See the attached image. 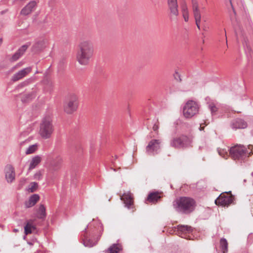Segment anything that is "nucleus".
I'll list each match as a JSON object with an SVG mask.
<instances>
[{
  "instance_id": "32",
  "label": "nucleus",
  "mask_w": 253,
  "mask_h": 253,
  "mask_svg": "<svg viewBox=\"0 0 253 253\" xmlns=\"http://www.w3.org/2000/svg\"><path fill=\"white\" fill-rule=\"evenodd\" d=\"M84 245L85 247H92L95 245V243L93 242L90 239H86L84 241Z\"/></svg>"
},
{
  "instance_id": "42",
  "label": "nucleus",
  "mask_w": 253,
  "mask_h": 253,
  "mask_svg": "<svg viewBox=\"0 0 253 253\" xmlns=\"http://www.w3.org/2000/svg\"><path fill=\"white\" fill-rule=\"evenodd\" d=\"M177 74V75L178 76V77L179 78V75L178 73H176Z\"/></svg>"
},
{
  "instance_id": "33",
  "label": "nucleus",
  "mask_w": 253,
  "mask_h": 253,
  "mask_svg": "<svg viewBox=\"0 0 253 253\" xmlns=\"http://www.w3.org/2000/svg\"><path fill=\"white\" fill-rule=\"evenodd\" d=\"M21 56V54L17 51L11 58V61H15L17 60Z\"/></svg>"
},
{
  "instance_id": "26",
  "label": "nucleus",
  "mask_w": 253,
  "mask_h": 253,
  "mask_svg": "<svg viewBox=\"0 0 253 253\" xmlns=\"http://www.w3.org/2000/svg\"><path fill=\"white\" fill-rule=\"evenodd\" d=\"M37 217L39 218H44L46 216L45 208L43 205H41L37 211Z\"/></svg>"
},
{
  "instance_id": "24",
  "label": "nucleus",
  "mask_w": 253,
  "mask_h": 253,
  "mask_svg": "<svg viewBox=\"0 0 253 253\" xmlns=\"http://www.w3.org/2000/svg\"><path fill=\"white\" fill-rule=\"evenodd\" d=\"M122 250L120 244H113L106 251L107 253H118Z\"/></svg>"
},
{
  "instance_id": "23",
  "label": "nucleus",
  "mask_w": 253,
  "mask_h": 253,
  "mask_svg": "<svg viewBox=\"0 0 253 253\" xmlns=\"http://www.w3.org/2000/svg\"><path fill=\"white\" fill-rule=\"evenodd\" d=\"M35 229L36 228L33 223V221H29L24 227L25 233L26 235L31 234Z\"/></svg>"
},
{
  "instance_id": "40",
  "label": "nucleus",
  "mask_w": 253,
  "mask_h": 253,
  "mask_svg": "<svg viewBox=\"0 0 253 253\" xmlns=\"http://www.w3.org/2000/svg\"><path fill=\"white\" fill-rule=\"evenodd\" d=\"M2 39H0V45H1V44L2 43Z\"/></svg>"
},
{
  "instance_id": "38",
  "label": "nucleus",
  "mask_w": 253,
  "mask_h": 253,
  "mask_svg": "<svg viewBox=\"0 0 253 253\" xmlns=\"http://www.w3.org/2000/svg\"><path fill=\"white\" fill-rule=\"evenodd\" d=\"M211 110L212 112H215L217 111V108L214 105H211Z\"/></svg>"
},
{
  "instance_id": "3",
  "label": "nucleus",
  "mask_w": 253,
  "mask_h": 253,
  "mask_svg": "<svg viewBox=\"0 0 253 253\" xmlns=\"http://www.w3.org/2000/svg\"><path fill=\"white\" fill-rule=\"evenodd\" d=\"M248 149L243 145H235L230 149V156L234 160H243L253 154V145H248Z\"/></svg>"
},
{
  "instance_id": "22",
  "label": "nucleus",
  "mask_w": 253,
  "mask_h": 253,
  "mask_svg": "<svg viewBox=\"0 0 253 253\" xmlns=\"http://www.w3.org/2000/svg\"><path fill=\"white\" fill-rule=\"evenodd\" d=\"M181 12L182 16L185 22L189 20V10L186 3L184 1L181 5Z\"/></svg>"
},
{
  "instance_id": "29",
  "label": "nucleus",
  "mask_w": 253,
  "mask_h": 253,
  "mask_svg": "<svg viewBox=\"0 0 253 253\" xmlns=\"http://www.w3.org/2000/svg\"><path fill=\"white\" fill-rule=\"evenodd\" d=\"M37 148L36 144L31 145L26 149L25 153L27 155L32 154L37 150Z\"/></svg>"
},
{
  "instance_id": "28",
  "label": "nucleus",
  "mask_w": 253,
  "mask_h": 253,
  "mask_svg": "<svg viewBox=\"0 0 253 253\" xmlns=\"http://www.w3.org/2000/svg\"><path fill=\"white\" fill-rule=\"evenodd\" d=\"M45 47V42L44 41H39L37 42L33 46L34 50L38 51L42 50Z\"/></svg>"
},
{
  "instance_id": "15",
  "label": "nucleus",
  "mask_w": 253,
  "mask_h": 253,
  "mask_svg": "<svg viewBox=\"0 0 253 253\" xmlns=\"http://www.w3.org/2000/svg\"><path fill=\"white\" fill-rule=\"evenodd\" d=\"M168 5L170 14L174 16H177L179 12L177 0H168Z\"/></svg>"
},
{
  "instance_id": "25",
  "label": "nucleus",
  "mask_w": 253,
  "mask_h": 253,
  "mask_svg": "<svg viewBox=\"0 0 253 253\" xmlns=\"http://www.w3.org/2000/svg\"><path fill=\"white\" fill-rule=\"evenodd\" d=\"M218 153L220 156L226 159L230 156L228 151L230 152V150L228 147L219 148L217 150Z\"/></svg>"
},
{
  "instance_id": "19",
  "label": "nucleus",
  "mask_w": 253,
  "mask_h": 253,
  "mask_svg": "<svg viewBox=\"0 0 253 253\" xmlns=\"http://www.w3.org/2000/svg\"><path fill=\"white\" fill-rule=\"evenodd\" d=\"M40 197L38 194H34L31 196L29 200L26 201L25 205L26 208H30L34 206L39 200Z\"/></svg>"
},
{
  "instance_id": "14",
  "label": "nucleus",
  "mask_w": 253,
  "mask_h": 253,
  "mask_svg": "<svg viewBox=\"0 0 253 253\" xmlns=\"http://www.w3.org/2000/svg\"><path fill=\"white\" fill-rule=\"evenodd\" d=\"M63 163V157L60 155H57L50 165V170L52 171H58L61 169Z\"/></svg>"
},
{
  "instance_id": "10",
  "label": "nucleus",
  "mask_w": 253,
  "mask_h": 253,
  "mask_svg": "<svg viewBox=\"0 0 253 253\" xmlns=\"http://www.w3.org/2000/svg\"><path fill=\"white\" fill-rule=\"evenodd\" d=\"M192 11L195 20L196 24L199 29L200 28L201 14L197 0H192Z\"/></svg>"
},
{
  "instance_id": "35",
  "label": "nucleus",
  "mask_w": 253,
  "mask_h": 253,
  "mask_svg": "<svg viewBox=\"0 0 253 253\" xmlns=\"http://www.w3.org/2000/svg\"><path fill=\"white\" fill-rule=\"evenodd\" d=\"M159 128V122L158 121H157V123L156 124H155L153 126V130L154 131H157L158 132V129Z\"/></svg>"
},
{
  "instance_id": "18",
  "label": "nucleus",
  "mask_w": 253,
  "mask_h": 253,
  "mask_svg": "<svg viewBox=\"0 0 253 253\" xmlns=\"http://www.w3.org/2000/svg\"><path fill=\"white\" fill-rule=\"evenodd\" d=\"M36 5V2L35 1L30 2L21 10V14L23 15H27L30 14Z\"/></svg>"
},
{
  "instance_id": "7",
  "label": "nucleus",
  "mask_w": 253,
  "mask_h": 253,
  "mask_svg": "<svg viewBox=\"0 0 253 253\" xmlns=\"http://www.w3.org/2000/svg\"><path fill=\"white\" fill-rule=\"evenodd\" d=\"M191 140L186 136L182 135L172 139L171 146L175 148H182L187 147L191 143Z\"/></svg>"
},
{
  "instance_id": "9",
  "label": "nucleus",
  "mask_w": 253,
  "mask_h": 253,
  "mask_svg": "<svg viewBox=\"0 0 253 253\" xmlns=\"http://www.w3.org/2000/svg\"><path fill=\"white\" fill-rule=\"evenodd\" d=\"M121 200L124 202L126 207L128 209L131 210L132 212L135 211L134 205L133 197L132 194L130 192H127L126 193H125L121 196Z\"/></svg>"
},
{
  "instance_id": "4",
  "label": "nucleus",
  "mask_w": 253,
  "mask_h": 253,
  "mask_svg": "<svg viewBox=\"0 0 253 253\" xmlns=\"http://www.w3.org/2000/svg\"><path fill=\"white\" fill-rule=\"evenodd\" d=\"M54 131L52 120L50 117L44 118L40 126L39 134L43 139L49 138Z\"/></svg>"
},
{
  "instance_id": "41",
  "label": "nucleus",
  "mask_w": 253,
  "mask_h": 253,
  "mask_svg": "<svg viewBox=\"0 0 253 253\" xmlns=\"http://www.w3.org/2000/svg\"><path fill=\"white\" fill-rule=\"evenodd\" d=\"M14 232H17V231H18V230H17V229H14Z\"/></svg>"
},
{
  "instance_id": "13",
  "label": "nucleus",
  "mask_w": 253,
  "mask_h": 253,
  "mask_svg": "<svg viewBox=\"0 0 253 253\" xmlns=\"http://www.w3.org/2000/svg\"><path fill=\"white\" fill-rule=\"evenodd\" d=\"M32 70V67H28L19 71L12 76V80L13 82H16L23 79L30 73Z\"/></svg>"
},
{
  "instance_id": "34",
  "label": "nucleus",
  "mask_w": 253,
  "mask_h": 253,
  "mask_svg": "<svg viewBox=\"0 0 253 253\" xmlns=\"http://www.w3.org/2000/svg\"><path fill=\"white\" fill-rule=\"evenodd\" d=\"M31 99H32V96L31 95H24L22 97L21 100H22V102H25L28 101L29 100H30Z\"/></svg>"
},
{
  "instance_id": "30",
  "label": "nucleus",
  "mask_w": 253,
  "mask_h": 253,
  "mask_svg": "<svg viewBox=\"0 0 253 253\" xmlns=\"http://www.w3.org/2000/svg\"><path fill=\"white\" fill-rule=\"evenodd\" d=\"M38 186V185L37 183L32 182L29 185L28 191L29 192H33L37 189Z\"/></svg>"
},
{
  "instance_id": "1",
  "label": "nucleus",
  "mask_w": 253,
  "mask_h": 253,
  "mask_svg": "<svg viewBox=\"0 0 253 253\" xmlns=\"http://www.w3.org/2000/svg\"><path fill=\"white\" fill-rule=\"evenodd\" d=\"M94 49L93 43L88 40L81 42L78 45L76 58L82 65H87L93 56Z\"/></svg>"
},
{
  "instance_id": "17",
  "label": "nucleus",
  "mask_w": 253,
  "mask_h": 253,
  "mask_svg": "<svg viewBox=\"0 0 253 253\" xmlns=\"http://www.w3.org/2000/svg\"><path fill=\"white\" fill-rule=\"evenodd\" d=\"M162 197L161 193L158 192H155L150 193L146 200V203H156L160 200Z\"/></svg>"
},
{
  "instance_id": "5",
  "label": "nucleus",
  "mask_w": 253,
  "mask_h": 253,
  "mask_svg": "<svg viewBox=\"0 0 253 253\" xmlns=\"http://www.w3.org/2000/svg\"><path fill=\"white\" fill-rule=\"evenodd\" d=\"M78 107V97L75 93L69 94L64 104V111L71 114L77 111Z\"/></svg>"
},
{
  "instance_id": "37",
  "label": "nucleus",
  "mask_w": 253,
  "mask_h": 253,
  "mask_svg": "<svg viewBox=\"0 0 253 253\" xmlns=\"http://www.w3.org/2000/svg\"><path fill=\"white\" fill-rule=\"evenodd\" d=\"M23 64L21 62H19L18 63H17L15 66H14L13 68H12V70H15L18 68H20V67H21L22 66Z\"/></svg>"
},
{
  "instance_id": "39",
  "label": "nucleus",
  "mask_w": 253,
  "mask_h": 253,
  "mask_svg": "<svg viewBox=\"0 0 253 253\" xmlns=\"http://www.w3.org/2000/svg\"><path fill=\"white\" fill-rule=\"evenodd\" d=\"M203 126V124H201L200 125V127L199 128V129L200 130H204V126Z\"/></svg>"
},
{
  "instance_id": "31",
  "label": "nucleus",
  "mask_w": 253,
  "mask_h": 253,
  "mask_svg": "<svg viewBox=\"0 0 253 253\" xmlns=\"http://www.w3.org/2000/svg\"><path fill=\"white\" fill-rule=\"evenodd\" d=\"M29 46V45L27 44H25V45H23L18 49L17 52L18 53H19L21 54V55L22 56L24 53V52H25V51L27 50V49L28 48V47Z\"/></svg>"
},
{
  "instance_id": "6",
  "label": "nucleus",
  "mask_w": 253,
  "mask_h": 253,
  "mask_svg": "<svg viewBox=\"0 0 253 253\" xmlns=\"http://www.w3.org/2000/svg\"><path fill=\"white\" fill-rule=\"evenodd\" d=\"M199 107L197 103L192 100L188 101L183 108V114L186 118H191L197 114Z\"/></svg>"
},
{
  "instance_id": "21",
  "label": "nucleus",
  "mask_w": 253,
  "mask_h": 253,
  "mask_svg": "<svg viewBox=\"0 0 253 253\" xmlns=\"http://www.w3.org/2000/svg\"><path fill=\"white\" fill-rule=\"evenodd\" d=\"M232 127L235 129L245 128L247 127V123L241 119H236L232 124Z\"/></svg>"
},
{
  "instance_id": "8",
  "label": "nucleus",
  "mask_w": 253,
  "mask_h": 253,
  "mask_svg": "<svg viewBox=\"0 0 253 253\" xmlns=\"http://www.w3.org/2000/svg\"><path fill=\"white\" fill-rule=\"evenodd\" d=\"M233 200L234 197L231 194L222 193L215 200V204L218 206H228L233 202Z\"/></svg>"
},
{
  "instance_id": "11",
  "label": "nucleus",
  "mask_w": 253,
  "mask_h": 253,
  "mask_svg": "<svg viewBox=\"0 0 253 253\" xmlns=\"http://www.w3.org/2000/svg\"><path fill=\"white\" fill-rule=\"evenodd\" d=\"M192 229L191 226L178 225L177 227V234L181 238L190 240Z\"/></svg>"
},
{
  "instance_id": "16",
  "label": "nucleus",
  "mask_w": 253,
  "mask_h": 253,
  "mask_svg": "<svg viewBox=\"0 0 253 253\" xmlns=\"http://www.w3.org/2000/svg\"><path fill=\"white\" fill-rule=\"evenodd\" d=\"M5 178L8 182H11L15 179L14 168L11 165H7L4 169Z\"/></svg>"
},
{
  "instance_id": "20",
  "label": "nucleus",
  "mask_w": 253,
  "mask_h": 253,
  "mask_svg": "<svg viewBox=\"0 0 253 253\" xmlns=\"http://www.w3.org/2000/svg\"><path fill=\"white\" fill-rule=\"evenodd\" d=\"M41 156L37 155L32 158L30 162L29 169L31 170L35 169L42 162Z\"/></svg>"
},
{
  "instance_id": "27",
  "label": "nucleus",
  "mask_w": 253,
  "mask_h": 253,
  "mask_svg": "<svg viewBox=\"0 0 253 253\" xmlns=\"http://www.w3.org/2000/svg\"><path fill=\"white\" fill-rule=\"evenodd\" d=\"M220 248L223 253H226L228 251V243L226 239L222 238L220 241Z\"/></svg>"
},
{
  "instance_id": "36",
  "label": "nucleus",
  "mask_w": 253,
  "mask_h": 253,
  "mask_svg": "<svg viewBox=\"0 0 253 253\" xmlns=\"http://www.w3.org/2000/svg\"><path fill=\"white\" fill-rule=\"evenodd\" d=\"M42 174L40 172H37L34 175V177L36 179L40 180L41 178Z\"/></svg>"
},
{
  "instance_id": "12",
  "label": "nucleus",
  "mask_w": 253,
  "mask_h": 253,
  "mask_svg": "<svg viewBox=\"0 0 253 253\" xmlns=\"http://www.w3.org/2000/svg\"><path fill=\"white\" fill-rule=\"evenodd\" d=\"M162 141L161 139H153L150 141L146 147V151L148 153L157 152L161 148Z\"/></svg>"
},
{
  "instance_id": "2",
  "label": "nucleus",
  "mask_w": 253,
  "mask_h": 253,
  "mask_svg": "<svg viewBox=\"0 0 253 253\" xmlns=\"http://www.w3.org/2000/svg\"><path fill=\"white\" fill-rule=\"evenodd\" d=\"M173 205L177 211L188 213L194 210L195 202L190 197H181L174 201Z\"/></svg>"
}]
</instances>
